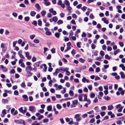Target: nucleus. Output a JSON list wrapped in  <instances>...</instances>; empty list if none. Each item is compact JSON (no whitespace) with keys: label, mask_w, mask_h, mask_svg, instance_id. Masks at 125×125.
Listing matches in <instances>:
<instances>
[{"label":"nucleus","mask_w":125,"mask_h":125,"mask_svg":"<svg viewBox=\"0 0 125 125\" xmlns=\"http://www.w3.org/2000/svg\"><path fill=\"white\" fill-rule=\"evenodd\" d=\"M24 109H23V108L21 107L19 109V110L20 112L24 114L26 112L27 110V108L26 107H24Z\"/></svg>","instance_id":"1"},{"label":"nucleus","mask_w":125,"mask_h":125,"mask_svg":"<svg viewBox=\"0 0 125 125\" xmlns=\"http://www.w3.org/2000/svg\"><path fill=\"white\" fill-rule=\"evenodd\" d=\"M58 18L56 16L53 17L52 18L50 19L49 20L51 22L54 21L56 22L58 20Z\"/></svg>","instance_id":"2"},{"label":"nucleus","mask_w":125,"mask_h":125,"mask_svg":"<svg viewBox=\"0 0 125 125\" xmlns=\"http://www.w3.org/2000/svg\"><path fill=\"white\" fill-rule=\"evenodd\" d=\"M29 110L32 112H35L36 110V108L34 106H31L29 107Z\"/></svg>","instance_id":"3"},{"label":"nucleus","mask_w":125,"mask_h":125,"mask_svg":"<svg viewBox=\"0 0 125 125\" xmlns=\"http://www.w3.org/2000/svg\"><path fill=\"white\" fill-rule=\"evenodd\" d=\"M27 73L26 74V76L27 77H30L31 76L32 74V73L30 71H26Z\"/></svg>","instance_id":"4"},{"label":"nucleus","mask_w":125,"mask_h":125,"mask_svg":"<svg viewBox=\"0 0 125 125\" xmlns=\"http://www.w3.org/2000/svg\"><path fill=\"white\" fill-rule=\"evenodd\" d=\"M22 52V50H20L18 52V54L19 56H20V58L22 59H24L25 58L21 54Z\"/></svg>","instance_id":"5"},{"label":"nucleus","mask_w":125,"mask_h":125,"mask_svg":"<svg viewBox=\"0 0 125 125\" xmlns=\"http://www.w3.org/2000/svg\"><path fill=\"white\" fill-rule=\"evenodd\" d=\"M26 71H32L33 70V68L31 66H27L26 67L25 69Z\"/></svg>","instance_id":"6"},{"label":"nucleus","mask_w":125,"mask_h":125,"mask_svg":"<svg viewBox=\"0 0 125 125\" xmlns=\"http://www.w3.org/2000/svg\"><path fill=\"white\" fill-rule=\"evenodd\" d=\"M25 56L26 58L29 60H30L31 58V56H29V52H25Z\"/></svg>","instance_id":"7"},{"label":"nucleus","mask_w":125,"mask_h":125,"mask_svg":"<svg viewBox=\"0 0 125 125\" xmlns=\"http://www.w3.org/2000/svg\"><path fill=\"white\" fill-rule=\"evenodd\" d=\"M22 97L24 98L23 100L25 101H28V97L26 95H23L22 96Z\"/></svg>","instance_id":"8"},{"label":"nucleus","mask_w":125,"mask_h":125,"mask_svg":"<svg viewBox=\"0 0 125 125\" xmlns=\"http://www.w3.org/2000/svg\"><path fill=\"white\" fill-rule=\"evenodd\" d=\"M82 81L84 83H85L86 82L87 83H89V81L88 79H86L85 77H83L82 79Z\"/></svg>","instance_id":"9"},{"label":"nucleus","mask_w":125,"mask_h":125,"mask_svg":"<svg viewBox=\"0 0 125 125\" xmlns=\"http://www.w3.org/2000/svg\"><path fill=\"white\" fill-rule=\"evenodd\" d=\"M119 74L121 75V77L122 78H125V75L124 74V73L123 72H120Z\"/></svg>","instance_id":"10"},{"label":"nucleus","mask_w":125,"mask_h":125,"mask_svg":"<svg viewBox=\"0 0 125 125\" xmlns=\"http://www.w3.org/2000/svg\"><path fill=\"white\" fill-rule=\"evenodd\" d=\"M60 71V69L58 68L56 69L55 70V72L53 73V75L55 76H57L58 73H59L58 71Z\"/></svg>","instance_id":"11"},{"label":"nucleus","mask_w":125,"mask_h":125,"mask_svg":"<svg viewBox=\"0 0 125 125\" xmlns=\"http://www.w3.org/2000/svg\"><path fill=\"white\" fill-rule=\"evenodd\" d=\"M1 68L3 72H5L7 71V69L3 65H2L1 66Z\"/></svg>","instance_id":"12"},{"label":"nucleus","mask_w":125,"mask_h":125,"mask_svg":"<svg viewBox=\"0 0 125 125\" xmlns=\"http://www.w3.org/2000/svg\"><path fill=\"white\" fill-rule=\"evenodd\" d=\"M61 33L59 32H56L54 34V36L57 38H58L60 36Z\"/></svg>","instance_id":"13"},{"label":"nucleus","mask_w":125,"mask_h":125,"mask_svg":"<svg viewBox=\"0 0 125 125\" xmlns=\"http://www.w3.org/2000/svg\"><path fill=\"white\" fill-rule=\"evenodd\" d=\"M2 102L4 104L7 103L8 102V100L7 99H3L2 100Z\"/></svg>","instance_id":"14"},{"label":"nucleus","mask_w":125,"mask_h":125,"mask_svg":"<svg viewBox=\"0 0 125 125\" xmlns=\"http://www.w3.org/2000/svg\"><path fill=\"white\" fill-rule=\"evenodd\" d=\"M52 109L51 105H49L47 107V110L49 111H51Z\"/></svg>","instance_id":"15"},{"label":"nucleus","mask_w":125,"mask_h":125,"mask_svg":"<svg viewBox=\"0 0 125 125\" xmlns=\"http://www.w3.org/2000/svg\"><path fill=\"white\" fill-rule=\"evenodd\" d=\"M114 107L112 105H110L108 106V109L109 110H111L113 109Z\"/></svg>","instance_id":"16"},{"label":"nucleus","mask_w":125,"mask_h":125,"mask_svg":"<svg viewBox=\"0 0 125 125\" xmlns=\"http://www.w3.org/2000/svg\"><path fill=\"white\" fill-rule=\"evenodd\" d=\"M64 3L67 6H70V3L68 0H65Z\"/></svg>","instance_id":"17"},{"label":"nucleus","mask_w":125,"mask_h":125,"mask_svg":"<svg viewBox=\"0 0 125 125\" xmlns=\"http://www.w3.org/2000/svg\"><path fill=\"white\" fill-rule=\"evenodd\" d=\"M36 13L34 11H31L30 13V15L32 16H34L36 14Z\"/></svg>","instance_id":"18"},{"label":"nucleus","mask_w":125,"mask_h":125,"mask_svg":"<svg viewBox=\"0 0 125 125\" xmlns=\"http://www.w3.org/2000/svg\"><path fill=\"white\" fill-rule=\"evenodd\" d=\"M35 7L37 8V9L39 10H40L41 9V7H40L38 3L36 4L35 5Z\"/></svg>","instance_id":"19"},{"label":"nucleus","mask_w":125,"mask_h":125,"mask_svg":"<svg viewBox=\"0 0 125 125\" xmlns=\"http://www.w3.org/2000/svg\"><path fill=\"white\" fill-rule=\"evenodd\" d=\"M44 117V116L42 115H40L38 118H37L36 119V120H41Z\"/></svg>","instance_id":"20"},{"label":"nucleus","mask_w":125,"mask_h":125,"mask_svg":"<svg viewBox=\"0 0 125 125\" xmlns=\"http://www.w3.org/2000/svg\"><path fill=\"white\" fill-rule=\"evenodd\" d=\"M83 95V94H79V95L78 99L79 101H82V95Z\"/></svg>","instance_id":"21"},{"label":"nucleus","mask_w":125,"mask_h":125,"mask_svg":"<svg viewBox=\"0 0 125 125\" xmlns=\"http://www.w3.org/2000/svg\"><path fill=\"white\" fill-rule=\"evenodd\" d=\"M105 58L107 60H109L112 58L111 57H109L108 54H106L105 56Z\"/></svg>","instance_id":"22"},{"label":"nucleus","mask_w":125,"mask_h":125,"mask_svg":"<svg viewBox=\"0 0 125 125\" xmlns=\"http://www.w3.org/2000/svg\"><path fill=\"white\" fill-rule=\"evenodd\" d=\"M72 103L73 104H75V105H77L78 103L77 100H76L74 101H73Z\"/></svg>","instance_id":"23"},{"label":"nucleus","mask_w":125,"mask_h":125,"mask_svg":"<svg viewBox=\"0 0 125 125\" xmlns=\"http://www.w3.org/2000/svg\"><path fill=\"white\" fill-rule=\"evenodd\" d=\"M120 52V50L119 49H117L116 51H114V54L115 55H116L117 53H118Z\"/></svg>","instance_id":"24"},{"label":"nucleus","mask_w":125,"mask_h":125,"mask_svg":"<svg viewBox=\"0 0 125 125\" xmlns=\"http://www.w3.org/2000/svg\"><path fill=\"white\" fill-rule=\"evenodd\" d=\"M63 23V21L61 20H59L57 22V23L58 24H61Z\"/></svg>","instance_id":"25"},{"label":"nucleus","mask_w":125,"mask_h":125,"mask_svg":"<svg viewBox=\"0 0 125 125\" xmlns=\"http://www.w3.org/2000/svg\"><path fill=\"white\" fill-rule=\"evenodd\" d=\"M103 98L106 101L110 100V98L108 96H104Z\"/></svg>","instance_id":"26"},{"label":"nucleus","mask_w":125,"mask_h":125,"mask_svg":"<svg viewBox=\"0 0 125 125\" xmlns=\"http://www.w3.org/2000/svg\"><path fill=\"white\" fill-rule=\"evenodd\" d=\"M69 94L72 97L74 95V94L73 92L71 90H70L69 91Z\"/></svg>","instance_id":"27"},{"label":"nucleus","mask_w":125,"mask_h":125,"mask_svg":"<svg viewBox=\"0 0 125 125\" xmlns=\"http://www.w3.org/2000/svg\"><path fill=\"white\" fill-rule=\"evenodd\" d=\"M46 34L48 36H50L52 34L51 32L49 31H46L45 32Z\"/></svg>","instance_id":"28"},{"label":"nucleus","mask_w":125,"mask_h":125,"mask_svg":"<svg viewBox=\"0 0 125 125\" xmlns=\"http://www.w3.org/2000/svg\"><path fill=\"white\" fill-rule=\"evenodd\" d=\"M41 13L42 16H44L46 14V11L44 10L42 11L41 12Z\"/></svg>","instance_id":"29"},{"label":"nucleus","mask_w":125,"mask_h":125,"mask_svg":"<svg viewBox=\"0 0 125 125\" xmlns=\"http://www.w3.org/2000/svg\"><path fill=\"white\" fill-rule=\"evenodd\" d=\"M30 20V18L29 17H26L24 18V20L26 21L27 22Z\"/></svg>","instance_id":"30"},{"label":"nucleus","mask_w":125,"mask_h":125,"mask_svg":"<svg viewBox=\"0 0 125 125\" xmlns=\"http://www.w3.org/2000/svg\"><path fill=\"white\" fill-rule=\"evenodd\" d=\"M4 92L6 93H8L10 94H11L12 92L10 90H4Z\"/></svg>","instance_id":"31"},{"label":"nucleus","mask_w":125,"mask_h":125,"mask_svg":"<svg viewBox=\"0 0 125 125\" xmlns=\"http://www.w3.org/2000/svg\"><path fill=\"white\" fill-rule=\"evenodd\" d=\"M83 95H84V99L83 100V101H86L87 100V95L86 94H83Z\"/></svg>","instance_id":"32"},{"label":"nucleus","mask_w":125,"mask_h":125,"mask_svg":"<svg viewBox=\"0 0 125 125\" xmlns=\"http://www.w3.org/2000/svg\"><path fill=\"white\" fill-rule=\"evenodd\" d=\"M44 4L46 6H48L50 5V2L49 1H45L44 2Z\"/></svg>","instance_id":"33"},{"label":"nucleus","mask_w":125,"mask_h":125,"mask_svg":"<svg viewBox=\"0 0 125 125\" xmlns=\"http://www.w3.org/2000/svg\"><path fill=\"white\" fill-rule=\"evenodd\" d=\"M56 107L57 108L59 109H60L62 108V106L59 104H57L56 105Z\"/></svg>","instance_id":"34"},{"label":"nucleus","mask_w":125,"mask_h":125,"mask_svg":"<svg viewBox=\"0 0 125 125\" xmlns=\"http://www.w3.org/2000/svg\"><path fill=\"white\" fill-rule=\"evenodd\" d=\"M33 42L35 43H38L39 42V40L37 39H35L33 40Z\"/></svg>","instance_id":"35"},{"label":"nucleus","mask_w":125,"mask_h":125,"mask_svg":"<svg viewBox=\"0 0 125 125\" xmlns=\"http://www.w3.org/2000/svg\"><path fill=\"white\" fill-rule=\"evenodd\" d=\"M100 54L102 56H103L104 55V53L103 51H101L100 52Z\"/></svg>","instance_id":"36"},{"label":"nucleus","mask_w":125,"mask_h":125,"mask_svg":"<svg viewBox=\"0 0 125 125\" xmlns=\"http://www.w3.org/2000/svg\"><path fill=\"white\" fill-rule=\"evenodd\" d=\"M38 24L39 26H41L42 24V21L41 20H39L38 21Z\"/></svg>","instance_id":"37"},{"label":"nucleus","mask_w":125,"mask_h":125,"mask_svg":"<svg viewBox=\"0 0 125 125\" xmlns=\"http://www.w3.org/2000/svg\"><path fill=\"white\" fill-rule=\"evenodd\" d=\"M14 94L16 95H19V92L17 90H15L14 92Z\"/></svg>","instance_id":"38"},{"label":"nucleus","mask_w":125,"mask_h":125,"mask_svg":"<svg viewBox=\"0 0 125 125\" xmlns=\"http://www.w3.org/2000/svg\"><path fill=\"white\" fill-rule=\"evenodd\" d=\"M49 120L48 118H45L43 120V123H46L48 122Z\"/></svg>","instance_id":"39"},{"label":"nucleus","mask_w":125,"mask_h":125,"mask_svg":"<svg viewBox=\"0 0 125 125\" xmlns=\"http://www.w3.org/2000/svg\"><path fill=\"white\" fill-rule=\"evenodd\" d=\"M21 86L23 88H25L26 86L25 83L24 82H23L21 84Z\"/></svg>","instance_id":"40"},{"label":"nucleus","mask_w":125,"mask_h":125,"mask_svg":"<svg viewBox=\"0 0 125 125\" xmlns=\"http://www.w3.org/2000/svg\"><path fill=\"white\" fill-rule=\"evenodd\" d=\"M47 17L48 18H50L52 17V15L50 13H49L47 14Z\"/></svg>","instance_id":"41"},{"label":"nucleus","mask_w":125,"mask_h":125,"mask_svg":"<svg viewBox=\"0 0 125 125\" xmlns=\"http://www.w3.org/2000/svg\"><path fill=\"white\" fill-rule=\"evenodd\" d=\"M73 31L72 30L70 32L69 35V37L70 38V36H72L73 35Z\"/></svg>","instance_id":"42"},{"label":"nucleus","mask_w":125,"mask_h":125,"mask_svg":"<svg viewBox=\"0 0 125 125\" xmlns=\"http://www.w3.org/2000/svg\"><path fill=\"white\" fill-rule=\"evenodd\" d=\"M13 16L15 17H16L18 15V14L15 12H13L12 13Z\"/></svg>","instance_id":"43"},{"label":"nucleus","mask_w":125,"mask_h":125,"mask_svg":"<svg viewBox=\"0 0 125 125\" xmlns=\"http://www.w3.org/2000/svg\"><path fill=\"white\" fill-rule=\"evenodd\" d=\"M79 61L83 63L84 62L85 60L83 59L82 58H80L79 59Z\"/></svg>","instance_id":"44"},{"label":"nucleus","mask_w":125,"mask_h":125,"mask_svg":"<svg viewBox=\"0 0 125 125\" xmlns=\"http://www.w3.org/2000/svg\"><path fill=\"white\" fill-rule=\"evenodd\" d=\"M81 42H78L77 43L76 45L77 47L79 48H80L81 46L80 44H81Z\"/></svg>","instance_id":"45"},{"label":"nucleus","mask_w":125,"mask_h":125,"mask_svg":"<svg viewBox=\"0 0 125 125\" xmlns=\"http://www.w3.org/2000/svg\"><path fill=\"white\" fill-rule=\"evenodd\" d=\"M81 8L83 11H84L87 9V7L85 6H84L83 7H81Z\"/></svg>","instance_id":"46"},{"label":"nucleus","mask_w":125,"mask_h":125,"mask_svg":"<svg viewBox=\"0 0 125 125\" xmlns=\"http://www.w3.org/2000/svg\"><path fill=\"white\" fill-rule=\"evenodd\" d=\"M19 6L20 7H26V6L23 3H21L19 5Z\"/></svg>","instance_id":"47"},{"label":"nucleus","mask_w":125,"mask_h":125,"mask_svg":"<svg viewBox=\"0 0 125 125\" xmlns=\"http://www.w3.org/2000/svg\"><path fill=\"white\" fill-rule=\"evenodd\" d=\"M60 120L62 124H63L64 123V121L62 118H61Z\"/></svg>","instance_id":"48"},{"label":"nucleus","mask_w":125,"mask_h":125,"mask_svg":"<svg viewBox=\"0 0 125 125\" xmlns=\"http://www.w3.org/2000/svg\"><path fill=\"white\" fill-rule=\"evenodd\" d=\"M96 47V45L93 44H91V48L93 49H95Z\"/></svg>","instance_id":"49"},{"label":"nucleus","mask_w":125,"mask_h":125,"mask_svg":"<svg viewBox=\"0 0 125 125\" xmlns=\"http://www.w3.org/2000/svg\"><path fill=\"white\" fill-rule=\"evenodd\" d=\"M94 109L96 112H97L99 111V108L98 106H96L94 108Z\"/></svg>","instance_id":"50"},{"label":"nucleus","mask_w":125,"mask_h":125,"mask_svg":"<svg viewBox=\"0 0 125 125\" xmlns=\"http://www.w3.org/2000/svg\"><path fill=\"white\" fill-rule=\"evenodd\" d=\"M95 96V94L94 93H91L90 95V97L91 98H93Z\"/></svg>","instance_id":"51"},{"label":"nucleus","mask_w":125,"mask_h":125,"mask_svg":"<svg viewBox=\"0 0 125 125\" xmlns=\"http://www.w3.org/2000/svg\"><path fill=\"white\" fill-rule=\"evenodd\" d=\"M75 50L73 49L72 51L71 52L72 54L73 55H74L75 54Z\"/></svg>","instance_id":"52"},{"label":"nucleus","mask_w":125,"mask_h":125,"mask_svg":"<svg viewBox=\"0 0 125 125\" xmlns=\"http://www.w3.org/2000/svg\"><path fill=\"white\" fill-rule=\"evenodd\" d=\"M102 49L103 50H105L106 49V45L105 44L104 45H103L102 47Z\"/></svg>","instance_id":"53"},{"label":"nucleus","mask_w":125,"mask_h":125,"mask_svg":"<svg viewBox=\"0 0 125 125\" xmlns=\"http://www.w3.org/2000/svg\"><path fill=\"white\" fill-rule=\"evenodd\" d=\"M120 46L121 47H123L124 45L123 43L122 42H119V43Z\"/></svg>","instance_id":"54"},{"label":"nucleus","mask_w":125,"mask_h":125,"mask_svg":"<svg viewBox=\"0 0 125 125\" xmlns=\"http://www.w3.org/2000/svg\"><path fill=\"white\" fill-rule=\"evenodd\" d=\"M43 65L44 68V72H45L47 70V67L46 65L45 64H43Z\"/></svg>","instance_id":"55"},{"label":"nucleus","mask_w":125,"mask_h":125,"mask_svg":"<svg viewBox=\"0 0 125 125\" xmlns=\"http://www.w3.org/2000/svg\"><path fill=\"white\" fill-rule=\"evenodd\" d=\"M62 3V1L61 0H59L57 2L58 5H60Z\"/></svg>","instance_id":"56"},{"label":"nucleus","mask_w":125,"mask_h":125,"mask_svg":"<svg viewBox=\"0 0 125 125\" xmlns=\"http://www.w3.org/2000/svg\"><path fill=\"white\" fill-rule=\"evenodd\" d=\"M32 24L36 26L37 25V22L36 21H34L32 23Z\"/></svg>","instance_id":"57"},{"label":"nucleus","mask_w":125,"mask_h":125,"mask_svg":"<svg viewBox=\"0 0 125 125\" xmlns=\"http://www.w3.org/2000/svg\"><path fill=\"white\" fill-rule=\"evenodd\" d=\"M44 53H45L46 52V51H48L49 50V49L47 47H44Z\"/></svg>","instance_id":"58"},{"label":"nucleus","mask_w":125,"mask_h":125,"mask_svg":"<svg viewBox=\"0 0 125 125\" xmlns=\"http://www.w3.org/2000/svg\"><path fill=\"white\" fill-rule=\"evenodd\" d=\"M98 102V99L97 97H95L93 100V102L94 103H96Z\"/></svg>","instance_id":"59"},{"label":"nucleus","mask_w":125,"mask_h":125,"mask_svg":"<svg viewBox=\"0 0 125 125\" xmlns=\"http://www.w3.org/2000/svg\"><path fill=\"white\" fill-rule=\"evenodd\" d=\"M51 51L52 53H54L55 52V49L54 48L52 49Z\"/></svg>","instance_id":"60"},{"label":"nucleus","mask_w":125,"mask_h":125,"mask_svg":"<svg viewBox=\"0 0 125 125\" xmlns=\"http://www.w3.org/2000/svg\"><path fill=\"white\" fill-rule=\"evenodd\" d=\"M95 81H97L98 80H100V78L98 76H96L95 78Z\"/></svg>","instance_id":"61"},{"label":"nucleus","mask_w":125,"mask_h":125,"mask_svg":"<svg viewBox=\"0 0 125 125\" xmlns=\"http://www.w3.org/2000/svg\"><path fill=\"white\" fill-rule=\"evenodd\" d=\"M50 91L52 93H54L55 92V90L53 88H51L50 90Z\"/></svg>","instance_id":"62"},{"label":"nucleus","mask_w":125,"mask_h":125,"mask_svg":"<svg viewBox=\"0 0 125 125\" xmlns=\"http://www.w3.org/2000/svg\"><path fill=\"white\" fill-rule=\"evenodd\" d=\"M100 114L102 116H103L105 115V112H102L100 113Z\"/></svg>","instance_id":"63"},{"label":"nucleus","mask_w":125,"mask_h":125,"mask_svg":"<svg viewBox=\"0 0 125 125\" xmlns=\"http://www.w3.org/2000/svg\"><path fill=\"white\" fill-rule=\"evenodd\" d=\"M72 17L74 18H76L77 17V16L75 14H73L72 15Z\"/></svg>","instance_id":"64"}]
</instances>
